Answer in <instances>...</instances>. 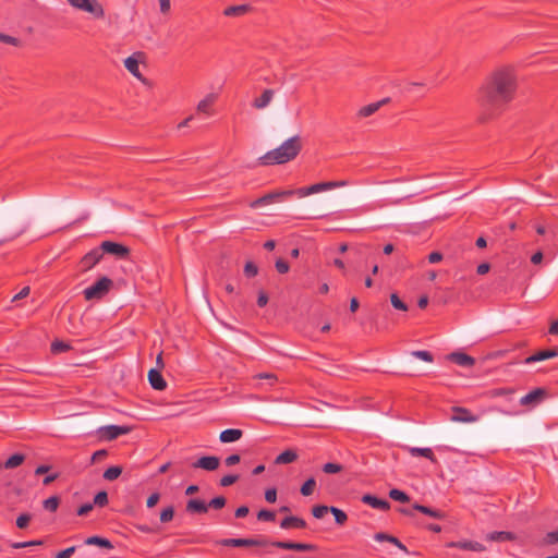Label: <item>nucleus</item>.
<instances>
[{"mask_svg": "<svg viewBox=\"0 0 558 558\" xmlns=\"http://www.w3.org/2000/svg\"><path fill=\"white\" fill-rule=\"evenodd\" d=\"M275 92L272 89H265L262 95L254 99L252 106L255 109L266 108L272 100Z\"/></svg>", "mask_w": 558, "mask_h": 558, "instance_id": "nucleus-23", "label": "nucleus"}, {"mask_svg": "<svg viewBox=\"0 0 558 558\" xmlns=\"http://www.w3.org/2000/svg\"><path fill=\"white\" fill-rule=\"evenodd\" d=\"M265 499L269 504H274L277 500V489L276 488H268L265 492Z\"/></svg>", "mask_w": 558, "mask_h": 558, "instance_id": "nucleus-57", "label": "nucleus"}, {"mask_svg": "<svg viewBox=\"0 0 558 558\" xmlns=\"http://www.w3.org/2000/svg\"><path fill=\"white\" fill-rule=\"evenodd\" d=\"M374 538L378 542H389L397 546L399 549L405 553L408 551V548L397 537L389 535L387 533L378 532L374 535Z\"/></svg>", "mask_w": 558, "mask_h": 558, "instance_id": "nucleus-28", "label": "nucleus"}, {"mask_svg": "<svg viewBox=\"0 0 558 558\" xmlns=\"http://www.w3.org/2000/svg\"><path fill=\"white\" fill-rule=\"evenodd\" d=\"M276 518V513L271 510L263 509L258 511L257 519L259 521H274Z\"/></svg>", "mask_w": 558, "mask_h": 558, "instance_id": "nucleus-47", "label": "nucleus"}, {"mask_svg": "<svg viewBox=\"0 0 558 558\" xmlns=\"http://www.w3.org/2000/svg\"><path fill=\"white\" fill-rule=\"evenodd\" d=\"M244 274L246 277H255L258 274V267L253 262H247L244 266Z\"/></svg>", "mask_w": 558, "mask_h": 558, "instance_id": "nucleus-51", "label": "nucleus"}, {"mask_svg": "<svg viewBox=\"0 0 558 558\" xmlns=\"http://www.w3.org/2000/svg\"><path fill=\"white\" fill-rule=\"evenodd\" d=\"M93 504H84L77 509L78 515H86L88 512L93 510Z\"/></svg>", "mask_w": 558, "mask_h": 558, "instance_id": "nucleus-63", "label": "nucleus"}, {"mask_svg": "<svg viewBox=\"0 0 558 558\" xmlns=\"http://www.w3.org/2000/svg\"><path fill=\"white\" fill-rule=\"evenodd\" d=\"M413 510H416V511H420L421 513H424L428 517H432V518H435V519H438V520H442L446 518V513L444 511H440V510H437V509H433V508H429L427 506H423V505H420V504H414L413 505Z\"/></svg>", "mask_w": 558, "mask_h": 558, "instance_id": "nucleus-27", "label": "nucleus"}, {"mask_svg": "<svg viewBox=\"0 0 558 558\" xmlns=\"http://www.w3.org/2000/svg\"><path fill=\"white\" fill-rule=\"evenodd\" d=\"M101 258L102 252L99 247L92 250L90 252L85 254L80 262L82 270L87 271L92 269L96 264L100 262Z\"/></svg>", "mask_w": 558, "mask_h": 558, "instance_id": "nucleus-11", "label": "nucleus"}, {"mask_svg": "<svg viewBox=\"0 0 558 558\" xmlns=\"http://www.w3.org/2000/svg\"><path fill=\"white\" fill-rule=\"evenodd\" d=\"M217 544L227 547H254L259 546L264 547L267 545H271L279 549L286 550H295V551H315L317 549L316 545L306 544V543H296L290 541H274L268 542L266 539H257V538H223L217 542Z\"/></svg>", "mask_w": 558, "mask_h": 558, "instance_id": "nucleus-2", "label": "nucleus"}, {"mask_svg": "<svg viewBox=\"0 0 558 558\" xmlns=\"http://www.w3.org/2000/svg\"><path fill=\"white\" fill-rule=\"evenodd\" d=\"M148 381L155 390H165L167 388V381L163 379L159 369L151 368L148 372Z\"/></svg>", "mask_w": 558, "mask_h": 558, "instance_id": "nucleus-16", "label": "nucleus"}, {"mask_svg": "<svg viewBox=\"0 0 558 558\" xmlns=\"http://www.w3.org/2000/svg\"><path fill=\"white\" fill-rule=\"evenodd\" d=\"M112 286L113 281L104 276L83 291L84 298L86 301L101 300L106 294H108Z\"/></svg>", "mask_w": 558, "mask_h": 558, "instance_id": "nucleus-4", "label": "nucleus"}, {"mask_svg": "<svg viewBox=\"0 0 558 558\" xmlns=\"http://www.w3.org/2000/svg\"><path fill=\"white\" fill-rule=\"evenodd\" d=\"M486 539L489 542H508L514 541L515 535L512 532L507 531H495L486 535Z\"/></svg>", "mask_w": 558, "mask_h": 558, "instance_id": "nucleus-25", "label": "nucleus"}, {"mask_svg": "<svg viewBox=\"0 0 558 558\" xmlns=\"http://www.w3.org/2000/svg\"><path fill=\"white\" fill-rule=\"evenodd\" d=\"M320 183L323 185V191L347 185V181H329Z\"/></svg>", "mask_w": 558, "mask_h": 558, "instance_id": "nucleus-55", "label": "nucleus"}, {"mask_svg": "<svg viewBox=\"0 0 558 558\" xmlns=\"http://www.w3.org/2000/svg\"><path fill=\"white\" fill-rule=\"evenodd\" d=\"M216 99L217 96L215 94H208L204 99H202L198 102L196 107L197 112L205 113L207 116H213L214 111L211 108Z\"/></svg>", "mask_w": 558, "mask_h": 558, "instance_id": "nucleus-21", "label": "nucleus"}, {"mask_svg": "<svg viewBox=\"0 0 558 558\" xmlns=\"http://www.w3.org/2000/svg\"><path fill=\"white\" fill-rule=\"evenodd\" d=\"M130 432V426L107 425L99 427L97 434L99 438L110 441L117 439L119 436L126 435Z\"/></svg>", "mask_w": 558, "mask_h": 558, "instance_id": "nucleus-7", "label": "nucleus"}, {"mask_svg": "<svg viewBox=\"0 0 558 558\" xmlns=\"http://www.w3.org/2000/svg\"><path fill=\"white\" fill-rule=\"evenodd\" d=\"M227 499L223 496L213 498L208 504V508L216 510L222 509L226 506Z\"/></svg>", "mask_w": 558, "mask_h": 558, "instance_id": "nucleus-43", "label": "nucleus"}, {"mask_svg": "<svg viewBox=\"0 0 558 558\" xmlns=\"http://www.w3.org/2000/svg\"><path fill=\"white\" fill-rule=\"evenodd\" d=\"M294 194H296L299 197H305L310 194L318 193L323 191L322 183H316L307 187H301L298 190H293Z\"/></svg>", "mask_w": 558, "mask_h": 558, "instance_id": "nucleus-31", "label": "nucleus"}, {"mask_svg": "<svg viewBox=\"0 0 558 558\" xmlns=\"http://www.w3.org/2000/svg\"><path fill=\"white\" fill-rule=\"evenodd\" d=\"M544 544H546V545L558 544V531L548 532L544 537Z\"/></svg>", "mask_w": 558, "mask_h": 558, "instance_id": "nucleus-53", "label": "nucleus"}, {"mask_svg": "<svg viewBox=\"0 0 558 558\" xmlns=\"http://www.w3.org/2000/svg\"><path fill=\"white\" fill-rule=\"evenodd\" d=\"M411 354L413 356L417 357V359H421V360L425 361V362H433L434 361V356H433V354L429 351L417 350V351H413Z\"/></svg>", "mask_w": 558, "mask_h": 558, "instance_id": "nucleus-48", "label": "nucleus"}, {"mask_svg": "<svg viewBox=\"0 0 558 558\" xmlns=\"http://www.w3.org/2000/svg\"><path fill=\"white\" fill-rule=\"evenodd\" d=\"M391 305L399 311H408V305L399 298L397 293L390 295Z\"/></svg>", "mask_w": 558, "mask_h": 558, "instance_id": "nucleus-40", "label": "nucleus"}, {"mask_svg": "<svg viewBox=\"0 0 558 558\" xmlns=\"http://www.w3.org/2000/svg\"><path fill=\"white\" fill-rule=\"evenodd\" d=\"M122 471H123L122 466H120V465L110 466L104 472L102 477L106 481L111 482V481L117 480L122 474Z\"/></svg>", "mask_w": 558, "mask_h": 558, "instance_id": "nucleus-34", "label": "nucleus"}, {"mask_svg": "<svg viewBox=\"0 0 558 558\" xmlns=\"http://www.w3.org/2000/svg\"><path fill=\"white\" fill-rule=\"evenodd\" d=\"M185 510H186V512H189L191 514H194V513L203 514L208 511V506L204 500L190 499L186 502Z\"/></svg>", "mask_w": 558, "mask_h": 558, "instance_id": "nucleus-22", "label": "nucleus"}, {"mask_svg": "<svg viewBox=\"0 0 558 558\" xmlns=\"http://www.w3.org/2000/svg\"><path fill=\"white\" fill-rule=\"evenodd\" d=\"M69 4L80 11L89 13L95 19L105 17V9L98 0H66Z\"/></svg>", "mask_w": 558, "mask_h": 558, "instance_id": "nucleus-5", "label": "nucleus"}, {"mask_svg": "<svg viewBox=\"0 0 558 558\" xmlns=\"http://www.w3.org/2000/svg\"><path fill=\"white\" fill-rule=\"evenodd\" d=\"M513 392H514V390L511 388H496V389L490 390L489 395L492 397H500V396L511 395Z\"/></svg>", "mask_w": 558, "mask_h": 558, "instance_id": "nucleus-56", "label": "nucleus"}, {"mask_svg": "<svg viewBox=\"0 0 558 558\" xmlns=\"http://www.w3.org/2000/svg\"><path fill=\"white\" fill-rule=\"evenodd\" d=\"M303 147L302 138L294 135L284 141L279 147L267 151L258 158L263 166L283 165L296 158Z\"/></svg>", "mask_w": 558, "mask_h": 558, "instance_id": "nucleus-3", "label": "nucleus"}, {"mask_svg": "<svg viewBox=\"0 0 558 558\" xmlns=\"http://www.w3.org/2000/svg\"><path fill=\"white\" fill-rule=\"evenodd\" d=\"M25 461V456L22 453H15L11 456L3 464L5 469H15Z\"/></svg>", "mask_w": 558, "mask_h": 558, "instance_id": "nucleus-33", "label": "nucleus"}, {"mask_svg": "<svg viewBox=\"0 0 558 558\" xmlns=\"http://www.w3.org/2000/svg\"><path fill=\"white\" fill-rule=\"evenodd\" d=\"M159 499H160V495L158 493L151 494L147 499V502H146L147 507L148 508L155 507L157 505V502L159 501Z\"/></svg>", "mask_w": 558, "mask_h": 558, "instance_id": "nucleus-61", "label": "nucleus"}, {"mask_svg": "<svg viewBox=\"0 0 558 558\" xmlns=\"http://www.w3.org/2000/svg\"><path fill=\"white\" fill-rule=\"evenodd\" d=\"M408 451L410 452V454L412 457H424L434 463L437 462L435 454L430 448L410 447V448H408Z\"/></svg>", "mask_w": 558, "mask_h": 558, "instance_id": "nucleus-29", "label": "nucleus"}, {"mask_svg": "<svg viewBox=\"0 0 558 558\" xmlns=\"http://www.w3.org/2000/svg\"><path fill=\"white\" fill-rule=\"evenodd\" d=\"M518 78L513 68L501 66L493 71L480 88L481 106L489 116L499 114L517 93Z\"/></svg>", "mask_w": 558, "mask_h": 558, "instance_id": "nucleus-1", "label": "nucleus"}, {"mask_svg": "<svg viewBox=\"0 0 558 558\" xmlns=\"http://www.w3.org/2000/svg\"><path fill=\"white\" fill-rule=\"evenodd\" d=\"M251 11L248 4L231 5L223 10V15L228 17L242 16Z\"/></svg>", "mask_w": 558, "mask_h": 558, "instance_id": "nucleus-26", "label": "nucleus"}, {"mask_svg": "<svg viewBox=\"0 0 558 558\" xmlns=\"http://www.w3.org/2000/svg\"><path fill=\"white\" fill-rule=\"evenodd\" d=\"M342 465L333 462H328L323 465V471L327 474H336L342 471Z\"/></svg>", "mask_w": 558, "mask_h": 558, "instance_id": "nucleus-44", "label": "nucleus"}, {"mask_svg": "<svg viewBox=\"0 0 558 558\" xmlns=\"http://www.w3.org/2000/svg\"><path fill=\"white\" fill-rule=\"evenodd\" d=\"M99 248L102 254H111L118 258H126L130 255V248L128 246L112 241H104Z\"/></svg>", "mask_w": 558, "mask_h": 558, "instance_id": "nucleus-8", "label": "nucleus"}, {"mask_svg": "<svg viewBox=\"0 0 558 558\" xmlns=\"http://www.w3.org/2000/svg\"><path fill=\"white\" fill-rule=\"evenodd\" d=\"M329 512L333 514L335 521L339 525H343L348 520L347 513L337 507L331 506Z\"/></svg>", "mask_w": 558, "mask_h": 558, "instance_id": "nucleus-37", "label": "nucleus"}, {"mask_svg": "<svg viewBox=\"0 0 558 558\" xmlns=\"http://www.w3.org/2000/svg\"><path fill=\"white\" fill-rule=\"evenodd\" d=\"M241 461V458L239 454H231L226 458L225 463L227 466H232L238 464Z\"/></svg>", "mask_w": 558, "mask_h": 558, "instance_id": "nucleus-59", "label": "nucleus"}, {"mask_svg": "<svg viewBox=\"0 0 558 558\" xmlns=\"http://www.w3.org/2000/svg\"><path fill=\"white\" fill-rule=\"evenodd\" d=\"M32 520L29 513H22L16 518V526L21 530L26 529Z\"/></svg>", "mask_w": 558, "mask_h": 558, "instance_id": "nucleus-45", "label": "nucleus"}, {"mask_svg": "<svg viewBox=\"0 0 558 558\" xmlns=\"http://www.w3.org/2000/svg\"><path fill=\"white\" fill-rule=\"evenodd\" d=\"M452 412L453 415L451 420L454 422L473 423L477 420L468 409L462 407H453Z\"/></svg>", "mask_w": 558, "mask_h": 558, "instance_id": "nucleus-17", "label": "nucleus"}, {"mask_svg": "<svg viewBox=\"0 0 558 558\" xmlns=\"http://www.w3.org/2000/svg\"><path fill=\"white\" fill-rule=\"evenodd\" d=\"M74 551H75V547L74 546L69 547V548L58 553L56 558H70Z\"/></svg>", "mask_w": 558, "mask_h": 558, "instance_id": "nucleus-64", "label": "nucleus"}, {"mask_svg": "<svg viewBox=\"0 0 558 558\" xmlns=\"http://www.w3.org/2000/svg\"><path fill=\"white\" fill-rule=\"evenodd\" d=\"M547 396L545 388H535L520 399V404L524 407H534L541 403Z\"/></svg>", "mask_w": 558, "mask_h": 558, "instance_id": "nucleus-10", "label": "nucleus"}, {"mask_svg": "<svg viewBox=\"0 0 558 558\" xmlns=\"http://www.w3.org/2000/svg\"><path fill=\"white\" fill-rule=\"evenodd\" d=\"M298 453L295 450L288 449L281 452L279 456L275 459V464H288L296 461Z\"/></svg>", "mask_w": 558, "mask_h": 558, "instance_id": "nucleus-30", "label": "nucleus"}, {"mask_svg": "<svg viewBox=\"0 0 558 558\" xmlns=\"http://www.w3.org/2000/svg\"><path fill=\"white\" fill-rule=\"evenodd\" d=\"M173 517H174V508H173V506H168L160 513V522L168 523V522L172 521Z\"/></svg>", "mask_w": 558, "mask_h": 558, "instance_id": "nucleus-42", "label": "nucleus"}, {"mask_svg": "<svg viewBox=\"0 0 558 558\" xmlns=\"http://www.w3.org/2000/svg\"><path fill=\"white\" fill-rule=\"evenodd\" d=\"M316 487V481L314 477H310L304 484L301 486L300 493L303 496H311Z\"/></svg>", "mask_w": 558, "mask_h": 558, "instance_id": "nucleus-35", "label": "nucleus"}, {"mask_svg": "<svg viewBox=\"0 0 558 558\" xmlns=\"http://www.w3.org/2000/svg\"><path fill=\"white\" fill-rule=\"evenodd\" d=\"M447 359L464 367H471L475 364V359L463 352H452L447 355Z\"/></svg>", "mask_w": 558, "mask_h": 558, "instance_id": "nucleus-15", "label": "nucleus"}, {"mask_svg": "<svg viewBox=\"0 0 558 558\" xmlns=\"http://www.w3.org/2000/svg\"><path fill=\"white\" fill-rule=\"evenodd\" d=\"M427 259L430 264L439 263L442 260V254L440 252H432L428 254Z\"/></svg>", "mask_w": 558, "mask_h": 558, "instance_id": "nucleus-62", "label": "nucleus"}, {"mask_svg": "<svg viewBox=\"0 0 558 558\" xmlns=\"http://www.w3.org/2000/svg\"><path fill=\"white\" fill-rule=\"evenodd\" d=\"M255 378L266 379L269 381L270 386H272L278 380L277 375L274 373H259L255 376Z\"/></svg>", "mask_w": 558, "mask_h": 558, "instance_id": "nucleus-54", "label": "nucleus"}, {"mask_svg": "<svg viewBox=\"0 0 558 558\" xmlns=\"http://www.w3.org/2000/svg\"><path fill=\"white\" fill-rule=\"evenodd\" d=\"M220 460L215 456H206L199 458L196 462L192 464L193 468L204 469L206 471H215L218 469Z\"/></svg>", "mask_w": 558, "mask_h": 558, "instance_id": "nucleus-13", "label": "nucleus"}, {"mask_svg": "<svg viewBox=\"0 0 558 558\" xmlns=\"http://www.w3.org/2000/svg\"><path fill=\"white\" fill-rule=\"evenodd\" d=\"M275 267L279 274H287L290 269L289 263L282 258L276 260Z\"/></svg>", "mask_w": 558, "mask_h": 558, "instance_id": "nucleus-52", "label": "nucleus"}, {"mask_svg": "<svg viewBox=\"0 0 558 558\" xmlns=\"http://www.w3.org/2000/svg\"><path fill=\"white\" fill-rule=\"evenodd\" d=\"M85 544L87 545H97L102 548L111 549L113 548V545L111 542L107 538L100 537V536H90L85 541Z\"/></svg>", "mask_w": 558, "mask_h": 558, "instance_id": "nucleus-32", "label": "nucleus"}, {"mask_svg": "<svg viewBox=\"0 0 558 558\" xmlns=\"http://www.w3.org/2000/svg\"><path fill=\"white\" fill-rule=\"evenodd\" d=\"M107 454H108V452L105 449L95 451L92 456V463L100 461L101 459L106 458Z\"/></svg>", "mask_w": 558, "mask_h": 558, "instance_id": "nucleus-58", "label": "nucleus"}, {"mask_svg": "<svg viewBox=\"0 0 558 558\" xmlns=\"http://www.w3.org/2000/svg\"><path fill=\"white\" fill-rule=\"evenodd\" d=\"M268 303V295L265 291H259L258 292V298H257V305L259 307H264L266 306V304Z\"/></svg>", "mask_w": 558, "mask_h": 558, "instance_id": "nucleus-60", "label": "nucleus"}, {"mask_svg": "<svg viewBox=\"0 0 558 558\" xmlns=\"http://www.w3.org/2000/svg\"><path fill=\"white\" fill-rule=\"evenodd\" d=\"M243 435V432L238 428H228L220 433L219 440L223 444L234 442L239 440Z\"/></svg>", "mask_w": 558, "mask_h": 558, "instance_id": "nucleus-24", "label": "nucleus"}, {"mask_svg": "<svg viewBox=\"0 0 558 558\" xmlns=\"http://www.w3.org/2000/svg\"><path fill=\"white\" fill-rule=\"evenodd\" d=\"M389 102H390V98L387 97V98H384V99H381L379 101L372 102V104H368L366 106H363V107H361L357 110L356 117L360 118V119H364V118L371 117L374 113H376L383 106H385V105H387Z\"/></svg>", "mask_w": 558, "mask_h": 558, "instance_id": "nucleus-12", "label": "nucleus"}, {"mask_svg": "<svg viewBox=\"0 0 558 558\" xmlns=\"http://www.w3.org/2000/svg\"><path fill=\"white\" fill-rule=\"evenodd\" d=\"M0 43H4L12 46H21V40L16 37L0 33Z\"/></svg>", "mask_w": 558, "mask_h": 558, "instance_id": "nucleus-50", "label": "nucleus"}, {"mask_svg": "<svg viewBox=\"0 0 558 558\" xmlns=\"http://www.w3.org/2000/svg\"><path fill=\"white\" fill-rule=\"evenodd\" d=\"M306 525L307 524H306L304 519L299 518V517H294V515L286 517L280 522V527L283 529V530L305 529Z\"/></svg>", "mask_w": 558, "mask_h": 558, "instance_id": "nucleus-20", "label": "nucleus"}, {"mask_svg": "<svg viewBox=\"0 0 558 558\" xmlns=\"http://www.w3.org/2000/svg\"><path fill=\"white\" fill-rule=\"evenodd\" d=\"M137 57H144V53L143 52H136L134 53L133 56L131 57H128L125 60H124V66L126 68V70L132 74L134 75L137 80H140L142 83H144L145 85H149V82L148 80L141 73L140 71V65H138V59Z\"/></svg>", "mask_w": 558, "mask_h": 558, "instance_id": "nucleus-9", "label": "nucleus"}, {"mask_svg": "<svg viewBox=\"0 0 558 558\" xmlns=\"http://www.w3.org/2000/svg\"><path fill=\"white\" fill-rule=\"evenodd\" d=\"M330 511V507L324 505H316L312 508V514L316 519H322L324 515Z\"/></svg>", "mask_w": 558, "mask_h": 558, "instance_id": "nucleus-41", "label": "nucleus"}, {"mask_svg": "<svg viewBox=\"0 0 558 558\" xmlns=\"http://www.w3.org/2000/svg\"><path fill=\"white\" fill-rule=\"evenodd\" d=\"M362 501L375 509H379L383 511H387L390 509V504L387 500L377 498L376 496L369 494L364 495L362 497Z\"/></svg>", "mask_w": 558, "mask_h": 558, "instance_id": "nucleus-19", "label": "nucleus"}, {"mask_svg": "<svg viewBox=\"0 0 558 558\" xmlns=\"http://www.w3.org/2000/svg\"><path fill=\"white\" fill-rule=\"evenodd\" d=\"M389 497L399 502H409L410 501V496L407 495L404 492L397 489V488H392L389 492Z\"/></svg>", "mask_w": 558, "mask_h": 558, "instance_id": "nucleus-38", "label": "nucleus"}, {"mask_svg": "<svg viewBox=\"0 0 558 558\" xmlns=\"http://www.w3.org/2000/svg\"><path fill=\"white\" fill-rule=\"evenodd\" d=\"M291 195H294L293 190L270 192V193L265 194L264 196L258 197L257 199L251 202L250 207L258 208L260 206L272 204L276 201H280V199L291 196Z\"/></svg>", "mask_w": 558, "mask_h": 558, "instance_id": "nucleus-6", "label": "nucleus"}, {"mask_svg": "<svg viewBox=\"0 0 558 558\" xmlns=\"http://www.w3.org/2000/svg\"><path fill=\"white\" fill-rule=\"evenodd\" d=\"M60 504V498L58 496H51L48 499L44 500L43 506L46 510L50 512L57 511Z\"/></svg>", "mask_w": 558, "mask_h": 558, "instance_id": "nucleus-39", "label": "nucleus"}, {"mask_svg": "<svg viewBox=\"0 0 558 558\" xmlns=\"http://www.w3.org/2000/svg\"><path fill=\"white\" fill-rule=\"evenodd\" d=\"M556 356H558V349L543 350V351L536 352L535 354H532V355L527 356L524 360V363L525 364H532V363H535V362H541V361H544V360H547V359H553V357H556Z\"/></svg>", "mask_w": 558, "mask_h": 558, "instance_id": "nucleus-18", "label": "nucleus"}, {"mask_svg": "<svg viewBox=\"0 0 558 558\" xmlns=\"http://www.w3.org/2000/svg\"><path fill=\"white\" fill-rule=\"evenodd\" d=\"M71 349V345L64 341L61 340H54L51 345L50 350L53 354H59L62 352H66Z\"/></svg>", "mask_w": 558, "mask_h": 558, "instance_id": "nucleus-36", "label": "nucleus"}, {"mask_svg": "<svg viewBox=\"0 0 558 558\" xmlns=\"http://www.w3.org/2000/svg\"><path fill=\"white\" fill-rule=\"evenodd\" d=\"M108 504V494L105 490L97 493L94 497V504L98 507H105Z\"/></svg>", "mask_w": 558, "mask_h": 558, "instance_id": "nucleus-46", "label": "nucleus"}, {"mask_svg": "<svg viewBox=\"0 0 558 558\" xmlns=\"http://www.w3.org/2000/svg\"><path fill=\"white\" fill-rule=\"evenodd\" d=\"M239 480V475H235V474H228V475H225L220 478V486L222 487H227V486H231L233 485L235 482H238Z\"/></svg>", "mask_w": 558, "mask_h": 558, "instance_id": "nucleus-49", "label": "nucleus"}, {"mask_svg": "<svg viewBox=\"0 0 558 558\" xmlns=\"http://www.w3.org/2000/svg\"><path fill=\"white\" fill-rule=\"evenodd\" d=\"M446 546L449 548H460L472 551H484L486 549L483 544L474 541L449 542Z\"/></svg>", "mask_w": 558, "mask_h": 558, "instance_id": "nucleus-14", "label": "nucleus"}]
</instances>
